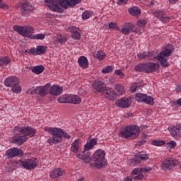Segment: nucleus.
Returning <instances> with one entry per match:
<instances>
[{
	"instance_id": "nucleus-1",
	"label": "nucleus",
	"mask_w": 181,
	"mask_h": 181,
	"mask_svg": "<svg viewBox=\"0 0 181 181\" xmlns=\"http://www.w3.org/2000/svg\"><path fill=\"white\" fill-rule=\"evenodd\" d=\"M13 130L16 134L10 139V142L11 144H17L18 145H22L23 142H26L29 138H32L36 134V129L29 126L25 127L16 126Z\"/></svg>"
},
{
	"instance_id": "nucleus-2",
	"label": "nucleus",
	"mask_w": 181,
	"mask_h": 181,
	"mask_svg": "<svg viewBox=\"0 0 181 181\" xmlns=\"http://www.w3.org/2000/svg\"><path fill=\"white\" fill-rule=\"evenodd\" d=\"M139 132L141 129L136 124H130L125 127L122 131H120V135L124 139H135L139 136Z\"/></svg>"
},
{
	"instance_id": "nucleus-3",
	"label": "nucleus",
	"mask_w": 181,
	"mask_h": 181,
	"mask_svg": "<svg viewBox=\"0 0 181 181\" xmlns=\"http://www.w3.org/2000/svg\"><path fill=\"white\" fill-rule=\"evenodd\" d=\"M93 163L90 164V168H96V169H102L103 166H105V151L99 149L97 150L92 157Z\"/></svg>"
},
{
	"instance_id": "nucleus-4",
	"label": "nucleus",
	"mask_w": 181,
	"mask_h": 181,
	"mask_svg": "<svg viewBox=\"0 0 181 181\" xmlns=\"http://www.w3.org/2000/svg\"><path fill=\"white\" fill-rule=\"evenodd\" d=\"M172 50H173V47L170 44H168L163 51L155 56L154 59L160 63L162 67H168L169 62H168V57L172 54Z\"/></svg>"
},
{
	"instance_id": "nucleus-5",
	"label": "nucleus",
	"mask_w": 181,
	"mask_h": 181,
	"mask_svg": "<svg viewBox=\"0 0 181 181\" xmlns=\"http://www.w3.org/2000/svg\"><path fill=\"white\" fill-rule=\"evenodd\" d=\"M160 65L155 62H146L138 64L134 66L135 71H139L140 73H153L158 70Z\"/></svg>"
},
{
	"instance_id": "nucleus-6",
	"label": "nucleus",
	"mask_w": 181,
	"mask_h": 181,
	"mask_svg": "<svg viewBox=\"0 0 181 181\" xmlns=\"http://www.w3.org/2000/svg\"><path fill=\"white\" fill-rule=\"evenodd\" d=\"M44 130L52 135L53 144H60L63 140V129L57 127H45Z\"/></svg>"
},
{
	"instance_id": "nucleus-7",
	"label": "nucleus",
	"mask_w": 181,
	"mask_h": 181,
	"mask_svg": "<svg viewBox=\"0 0 181 181\" xmlns=\"http://www.w3.org/2000/svg\"><path fill=\"white\" fill-rule=\"evenodd\" d=\"M13 30L16 32H18L19 35L23 36L24 37H32V35L35 33V28L32 26L26 25V26H19L14 25Z\"/></svg>"
},
{
	"instance_id": "nucleus-8",
	"label": "nucleus",
	"mask_w": 181,
	"mask_h": 181,
	"mask_svg": "<svg viewBox=\"0 0 181 181\" xmlns=\"http://www.w3.org/2000/svg\"><path fill=\"white\" fill-rule=\"evenodd\" d=\"M50 86L52 84L47 83L44 86H37L36 88H32L28 90V93L29 94H39L41 97H45L47 95L49 90H50Z\"/></svg>"
},
{
	"instance_id": "nucleus-9",
	"label": "nucleus",
	"mask_w": 181,
	"mask_h": 181,
	"mask_svg": "<svg viewBox=\"0 0 181 181\" xmlns=\"http://www.w3.org/2000/svg\"><path fill=\"white\" fill-rule=\"evenodd\" d=\"M18 163L28 170L35 169L37 166V160L36 158H21Z\"/></svg>"
},
{
	"instance_id": "nucleus-10",
	"label": "nucleus",
	"mask_w": 181,
	"mask_h": 181,
	"mask_svg": "<svg viewBox=\"0 0 181 181\" xmlns=\"http://www.w3.org/2000/svg\"><path fill=\"white\" fill-rule=\"evenodd\" d=\"M68 8V0H56V1L54 3V6L52 7V11H53V12H58L59 13H62L64 11V9H67Z\"/></svg>"
},
{
	"instance_id": "nucleus-11",
	"label": "nucleus",
	"mask_w": 181,
	"mask_h": 181,
	"mask_svg": "<svg viewBox=\"0 0 181 181\" xmlns=\"http://www.w3.org/2000/svg\"><path fill=\"white\" fill-rule=\"evenodd\" d=\"M177 163V160H174L172 158H168L162 162L160 167L163 170H172V169L176 167Z\"/></svg>"
},
{
	"instance_id": "nucleus-12",
	"label": "nucleus",
	"mask_w": 181,
	"mask_h": 181,
	"mask_svg": "<svg viewBox=\"0 0 181 181\" xmlns=\"http://www.w3.org/2000/svg\"><path fill=\"white\" fill-rule=\"evenodd\" d=\"M22 155H23L22 150L16 147L8 149L6 151V156H7L8 159H13L16 156H22Z\"/></svg>"
},
{
	"instance_id": "nucleus-13",
	"label": "nucleus",
	"mask_w": 181,
	"mask_h": 181,
	"mask_svg": "<svg viewBox=\"0 0 181 181\" xmlns=\"http://www.w3.org/2000/svg\"><path fill=\"white\" fill-rule=\"evenodd\" d=\"M153 14L156 18L159 19V21L163 23H167L170 21V17L166 16V13L163 11L156 10L153 12Z\"/></svg>"
},
{
	"instance_id": "nucleus-14",
	"label": "nucleus",
	"mask_w": 181,
	"mask_h": 181,
	"mask_svg": "<svg viewBox=\"0 0 181 181\" xmlns=\"http://www.w3.org/2000/svg\"><path fill=\"white\" fill-rule=\"evenodd\" d=\"M92 87L93 91H96L97 93H101V94H103L104 90L107 88V86H105V83L99 80L95 81L92 83Z\"/></svg>"
},
{
	"instance_id": "nucleus-15",
	"label": "nucleus",
	"mask_w": 181,
	"mask_h": 181,
	"mask_svg": "<svg viewBox=\"0 0 181 181\" xmlns=\"http://www.w3.org/2000/svg\"><path fill=\"white\" fill-rule=\"evenodd\" d=\"M32 11H33V7L30 4H29V3L23 2L22 4L21 8V15L28 18V16H30Z\"/></svg>"
},
{
	"instance_id": "nucleus-16",
	"label": "nucleus",
	"mask_w": 181,
	"mask_h": 181,
	"mask_svg": "<svg viewBox=\"0 0 181 181\" xmlns=\"http://www.w3.org/2000/svg\"><path fill=\"white\" fill-rule=\"evenodd\" d=\"M102 94L104 95L105 98L110 100L111 101H114L117 99V92L111 88L106 87Z\"/></svg>"
},
{
	"instance_id": "nucleus-17",
	"label": "nucleus",
	"mask_w": 181,
	"mask_h": 181,
	"mask_svg": "<svg viewBox=\"0 0 181 181\" xmlns=\"http://www.w3.org/2000/svg\"><path fill=\"white\" fill-rule=\"evenodd\" d=\"M170 134L173 138H180L181 136V124H177L175 126L168 128Z\"/></svg>"
},
{
	"instance_id": "nucleus-18",
	"label": "nucleus",
	"mask_w": 181,
	"mask_h": 181,
	"mask_svg": "<svg viewBox=\"0 0 181 181\" xmlns=\"http://www.w3.org/2000/svg\"><path fill=\"white\" fill-rule=\"evenodd\" d=\"M148 159H149L148 154L139 153L136 157L130 160V163L132 165H139L141 160H148Z\"/></svg>"
},
{
	"instance_id": "nucleus-19",
	"label": "nucleus",
	"mask_w": 181,
	"mask_h": 181,
	"mask_svg": "<svg viewBox=\"0 0 181 181\" xmlns=\"http://www.w3.org/2000/svg\"><path fill=\"white\" fill-rule=\"evenodd\" d=\"M19 79L16 76H10L5 79L4 85L6 87H13V86H16V84H19Z\"/></svg>"
},
{
	"instance_id": "nucleus-20",
	"label": "nucleus",
	"mask_w": 181,
	"mask_h": 181,
	"mask_svg": "<svg viewBox=\"0 0 181 181\" xmlns=\"http://www.w3.org/2000/svg\"><path fill=\"white\" fill-rule=\"evenodd\" d=\"M69 32H71V37L74 40H80L81 37V33H80V28L76 27H70L68 29Z\"/></svg>"
},
{
	"instance_id": "nucleus-21",
	"label": "nucleus",
	"mask_w": 181,
	"mask_h": 181,
	"mask_svg": "<svg viewBox=\"0 0 181 181\" xmlns=\"http://www.w3.org/2000/svg\"><path fill=\"white\" fill-rule=\"evenodd\" d=\"M135 25L131 23H126L122 25V30H120L123 35H129V32H134Z\"/></svg>"
},
{
	"instance_id": "nucleus-22",
	"label": "nucleus",
	"mask_w": 181,
	"mask_h": 181,
	"mask_svg": "<svg viewBox=\"0 0 181 181\" xmlns=\"http://www.w3.org/2000/svg\"><path fill=\"white\" fill-rule=\"evenodd\" d=\"M90 155L91 153L90 151H84L78 155V158L79 159H82L84 163H90V162L91 161V158H90Z\"/></svg>"
},
{
	"instance_id": "nucleus-23",
	"label": "nucleus",
	"mask_w": 181,
	"mask_h": 181,
	"mask_svg": "<svg viewBox=\"0 0 181 181\" xmlns=\"http://www.w3.org/2000/svg\"><path fill=\"white\" fill-rule=\"evenodd\" d=\"M116 105L119 108H128L131 105V102L127 98H121L116 101Z\"/></svg>"
},
{
	"instance_id": "nucleus-24",
	"label": "nucleus",
	"mask_w": 181,
	"mask_h": 181,
	"mask_svg": "<svg viewBox=\"0 0 181 181\" xmlns=\"http://www.w3.org/2000/svg\"><path fill=\"white\" fill-rule=\"evenodd\" d=\"M63 93V87L59 85H53L50 87L49 94L52 95H60Z\"/></svg>"
},
{
	"instance_id": "nucleus-25",
	"label": "nucleus",
	"mask_w": 181,
	"mask_h": 181,
	"mask_svg": "<svg viewBox=\"0 0 181 181\" xmlns=\"http://www.w3.org/2000/svg\"><path fill=\"white\" fill-rule=\"evenodd\" d=\"M64 175V170L62 168H55L50 174L51 179H56L57 177H60V176H63Z\"/></svg>"
},
{
	"instance_id": "nucleus-26",
	"label": "nucleus",
	"mask_w": 181,
	"mask_h": 181,
	"mask_svg": "<svg viewBox=\"0 0 181 181\" xmlns=\"http://www.w3.org/2000/svg\"><path fill=\"white\" fill-rule=\"evenodd\" d=\"M97 139H91L89 141H88L84 146L83 151H90L93 149L97 145Z\"/></svg>"
},
{
	"instance_id": "nucleus-27",
	"label": "nucleus",
	"mask_w": 181,
	"mask_h": 181,
	"mask_svg": "<svg viewBox=\"0 0 181 181\" xmlns=\"http://www.w3.org/2000/svg\"><path fill=\"white\" fill-rule=\"evenodd\" d=\"M78 63L81 69H88V59L84 56H81L78 59Z\"/></svg>"
},
{
	"instance_id": "nucleus-28",
	"label": "nucleus",
	"mask_w": 181,
	"mask_h": 181,
	"mask_svg": "<svg viewBox=\"0 0 181 181\" xmlns=\"http://www.w3.org/2000/svg\"><path fill=\"white\" fill-rule=\"evenodd\" d=\"M11 62H12V59L9 57H3L0 58V67H2V69H6Z\"/></svg>"
},
{
	"instance_id": "nucleus-29",
	"label": "nucleus",
	"mask_w": 181,
	"mask_h": 181,
	"mask_svg": "<svg viewBox=\"0 0 181 181\" xmlns=\"http://www.w3.org/2000/svg\"><path fill=\"white\" fill-rule=\"evenodd\" d=\"M69 100L70 104H80L81 103V98L77 95H69Z\"/></svg>"
},
{
	"instance_id": "nucleus-30",
	"label": "nucleus",
	"mask_w": 181,
	"mask_h": 181,
	"mask_svg": "<svg viewBox=\"0 0 181 181\" xmlns=\"http://www.w3.org/2000/svg\"><path fill=\"white\" fill-rule=\"evenodd\" d=\"M81 144V141L78 139L75 140L72 144L71 146V152H74V153H77L80 149V145Z\"/></svg>"
},
{
	"instance_id": "nucleus-31",
	"label": "nucleus",
	"mask_w": 181,
	"mask_h": 181,
	"mask_svg": "<svg viewBox=\"0 0 181 181\" xmlns=\"http://www.w3.org/2000/svg\"><path fill=\"white\" fill-rule=\"evenodd\" d=\"M129 13L132 16H140L141 8L138 6H133L131 8H129Z\"/></svg>"
},
{
	"instance_id": "nucleus-32",
	"label": "nucleus",
	"mask_w": 181,
	"mask_h": 181,
	"mask_svg": "<svg viewBox=\"0 0 181 181\" xmlns=\"http://www.w3.org/2000/svg\"><path fill=\"white\" fill-rule=\"evenodd\" d=\"M152 56H153V52H140L137 54V57L138 59H139L140 60H143V59H149L151 57H152Z\"/></svg>"
},
{
	"instance_id": "nucleus-33",
	"label": "nucleus",
	"mask_w": 181,
	"mask_h": 181,
	"mask_svg": "<svg viewBox=\"0 0 181 181\" xmlns=\"http://www.w3.org/2000/svg\"><path fill=\"white\" fill-rule=\"evenodd\" d=\"M107 54H105V52H104V51H101L99 50L96 52V54H93V57H95V59H98V60H99L100 62L104 60V59H105Z\"/></svg>"
},
{
	"instance_id": "nucleus-34",
	"label": "nucleus",
	"mask_w": 181,
	"mask_h": 181,
	"mask_svg": "<svg viewBox=\"0 0 181 181\" xmlns=\"http://www.w3.org/2000/svg\"><path fill=\"white\" fill-rule=\"evenodd\" d=\"M32 71L35 74H40L43 73V71H45V66H43L42 65L35 66L33 67Z\"/></svg>"
},
{
	"instance_id": "nucleus-35",
	"label": "nucleus",
	"mask_w": 181,
	"mask_h": 181,
	"mask_svg": "<svg viewBox=\"0 0 181 181\" xmlns=\"http://www.w3.org/2000/svg\"><path fill=\"white\" fill-rule=\"evenodd\" d=\"M47 50V46L38 45L36 47V52L37 54H45Z\"/></svg>"
},
{
	"instance_id": "nucleus-36",
	"label": "nucleus",
	"mask_w": 181,
	"mask_h": 181,
	"mask_svg": "<svg viewBox=\"0 0 181 181\" xmlns=\"http://www.w3.org/2000/svg\"><path fill=\"white\" fill-rule=\"evenodd\" d=\"M115 90L117 91L118 95H122V94L125 93V88L121 84H117L115 86Z\"/></svg>"
},
{
	"instance_id": "nucleus-37",
	"label": "nucleus",
	"mask_w": 181,
	"mask_h": 181,
	"mask_svg": "<svg viewBox=\"0 0 181 181\" xmlns=\"http://www.w3.org/2000/svg\"><path fill=\"white\" fill-rule=\"evenodd\" d=\"M143 103L148 105H153V104H155V103L153 102V98L148 95H146V96L144 97V100Z\"/></svg>"
},
{
	"instance_id": "nucleus-38",
	"label": "nucleus",
	"mask_w": 181,
	"mask_h": 181,
	"mask_svg": "<svg viewBox=\"0 0 181 181\" xmlns=\"http://www.w3.org/2000/svg\"><path fill=\"white\" fill-rule=\"evenodd\" d=\"M69 95H63L58 98V103H60L61 104L67 103H69Z\"/></svg>"
},
{
	"instance_id": "nucleus-39",
	"label": "nucleus",
	"mask_w": 181,
	"mask_h": 181,
	"mask_svg": "<svg viewBox=\"0 0 181 181\" xmlns=\"http://www.w3.org/2000/svg\"><path fill=\"white\" fill-rule=\"evenodd\" d=\"M146 95V94L144 93H136V100L138 101V103H144Z\"/></svg>"
},
{
	"instance_id": "nucleus-40",
	"label": "nucleus",
	"mask_w": 181,
	"mask_h": 181,
	"mask_svg": "<svg viewBox=\"0 0 181 181\" xmlns=\"http://www.w3.org/2000/svg\"><path fill=\"white\" fill-rule=\"evenodd\" d=\"M45 37H46V35L42 33L31 35V39H35L36 40H43Z\"/></svg>"
},
{
	"instance_id": "nucleus-41",
	"label": "nucleus",
	"mask_w": 181,
	"mask_h": 181,
	"mask_svg": "<svg viewBox=\"0 0 181 181\" xmlns=\"http://www.w3.org/2000/svg\"><path fill=\"white\" fill-rule=\"evenodd\" d=\"M11 90L13 93H18L22 91V87H21V85L19 83H17L14 85L13 86H11Z\"/></svg>"
},
{
	"instance_id": "nucleus-42",
	"label": "nucleus",
	"mask_w": 181,
	"mask_h": 181,
	"mask_svg": "<svg viewBox=\"0 0 181 181\" xmlns=\"http://www.w3.org/2000/svg\"><path fill=\"white\" fill-rule=\"evenodd\" d=\"M93 15V13H91V11H85L83 13H82V19L83 21H86L87 19H89V18H91Z\"/></svg>"
},
{
	"instance_id": "nucleus-43",
	"label": "nucleus",
	"mask_w": 181,
	"mask_h": 181,
	"mask_svg": "<svg viewBox=\"0 0 181 181\" xmlns=\"http://www.w3.org/2000/svg\"><path fill=\"white\" fill-rule=\"evenodd\" d=\"M81 1V0H68V5L70 8H74V6H76V5H78Z\"/></svg>"
},
{
	"instance_id": "nucleus-44",
	"label": "nucleus",
	"mask_w": 181,
	"mask_h": 181,
	"mask_svg": "<svg viewBox=\"0 0 181 181\" xmlns=\"http://www.w3.org/2000/svg\"><path fill=\"white\" fill-rule=\"evenodd\" d=\"M112 70H114V69L112 66H107L103 69L102 73H104V74H108V73H111Z\"/></svg>"
},
{
	"instance_id": "nucleus-45",
	"label": "nucleus",
	"mask_w": 181,
	"mask_h": 181,
	"mask_svg": "<svg viewBox=\"0 0 181 181\" xmlns=\"http://www.w3.org/2000/svg\"><path fill=\"white\" fill-rule=\"evenodd\" d=\"M57 0H45L46 6H49V9L52 11V8L54 6V3Z\"/></svg>"
},
{
	"instance_id": "nucleus-46",
	"label": "nucleus",
	"mask_w": 181,
	"mask_h": 181,
	"mask_svg": "<svg viewBox=\"0 0 181 181\" xmlns=\"http://www.w3.org/2000/svg\"><path fill=\"white\" fill-rule=\"evenodd\" d=\"M165 144V141H158V140H153L152 141V145H154L155 146H163V145Z\"/></svg>"
},
{
	"instance_id": "nucleus-47",
	"label": "nucleus",
	"mask_w": 181,
	"mask_h": 181,
	"mask_svg": "<svg viewBox=\"0 0 181 181\" xmlns=\"http://www.w3.org/2000/svg\"><path fill=\"white\" fill-rule=\"evenodd\" d=\"M109 28L112 29L113 30H119V28L117 25V23H110Z\"/></svg>"
},
{
	"instance_id": "nucleus-48",
	"label": "nucleus",
	"mask_w": 181,
	"mask_h": 181,
	"mask_svg": "<svg viewBox=\"0 0 181 181\" xmlns=\"http://www.w3.org/2000/svg\"><path fill=\"white\" fill-rule=\"evenodd\" d=\"M151 170H152V168L149 166H146L140 168V171L141 173H148V172H151Z\"/></svg>"
},
{
	"instance_id": "nucleus-49",
	"label": "nucleus",
	"mask_w": 181,
	"mask_h": 181,
	"mask_svg": "<svg viewBox=\"0 0 181 181\" xmlns=\"http://www.w3.org/2000/svg\"><path fill=\"white\" fill-rule=\"evenodd\" d=\"M57 40L59 43H61V44L66 43V42H67V38L62 35H58Z\"/></svg>"
},
{
	"instance_id": "nucleus-50",
	"label": "nucleus",
	"mask_w": 181,
	"mask_h": 181,
	"mask_svg": "<svg viewBox=\"0 0 181 181\" xmlns=\"http://www.w3.org/2000/svg\"><path fill=\"white\" fill-rule=\"evenodd\" d=\"M139 86H138L137 83H134L131 87H130V90L132 93H135L137 90H139Z\"/></svg>"
},
{
	"instance_id": "nucleus-51",
	"label": "nucleus",
	"mask_w": 181,
	"mask_h": 181,
	"mask_svg": "<svg viewBox=\"0 0 181 181\" xmlns=\"http://www.w3.org/2000/svg\"><path fill=\"white\" fill-rule=\"evenodd\" d=\"M146 20L143 19V20H139L137 22V26H139V28H142L144 26H145V24L146 23Z\"/></svg>"
},
{
	"instance_id": "nucleus-52",
	"label": "nucleus",
	"mask_w": 181,
	"mask_h": 181,
	"mask_svg": "<svg viewBox=\"0 0 181 181\" xmlns=\"http://www.w3.org/2000/svg\"><path fill=\"white\" fill-rule=\"evenodd\" d=\"M168 148H170V149H175V148H176L177 144H176V141H171L168 144Z\"/></svg>"
},
{
	"instance_id": "nucleus-53",
	"label": "nucleus",
	"mask_w": 181,
	"mask_h": 181,
	"mask_svg": "<svg viewBox=\"0 0 181 181\" xmlns=\"http://www.w3.org/2000/svg\"><path fill=\"white\" fill-rule=\"evenodd\" d=\"M115 74H116V76H119V77H120V78H124V74L122 73V71H121V70L117 69L115 71Z\"/></svg>"
},
{
	"instance_id": "nucleus-54",
	"label": "nucleus",
	"mask_w": 181,
	"mask_h": 181,
	"mask_svg": "<svg viewBox=\"0 0 181 181\" xmlns=\"http://www.w3.org/2000/svg\"><path fill=\"white\" fill-rule=\"evenodd\" d=\"M141 138H143V140L141 141H140V143L139 144V146H141V145H144V144L146 143V134H143L141 135Z\"/></svg>"
},
{
	"instance_id": "nucleus-55",
	"label": "nucleus",
	"mask_w": 181,
	"mask_h": 181,
	"mask_svg": "<svg viewBox=\"0 0 181 181\" xmlns=\"http://www.w3.org/2000/svg\"><path fill=\"white\" fill-rule=\"evenodd\" d=\"M62 138H65V139H70L71 136L67 132H64V130H62Z\"/></svg>"
},
{
	"instance_id": "nucleus-56",
	"label": "nucleus",
	"mask_w": 181,
	"mask_h": 181,
	"mask_svg": "<svg viewBox=\"0 0 181 181\" xmlns=\"http://www.w3.org/2000/svg\"><path fill=\"white\" fill-rule=\"evenodd\" d=\"M28 54H33V56H36L37 54V51L35 48H31L28 52Z\"/></svg>"
},
{
	"instance_id": "nucleus-57",
	"label": "nucleus",
	"mask_w": 181,
	"mask_h": 181,
	"mask_svg": "<svg viewBox=\"0 0 181 181\" xmlns=\"http://www.w3.org/2000/svg\"><path fill=\"white\" fill-rule=\"evenodd\" d=\"M143 179H144V175L142 174H139V175L135 176L134 177V180L136 181L142 180Z\"/></svg>"
},
{
	"instance_id": "nucleus-58",
	"label": "nucleus",
	"mask_w": 181,
	"mask_h": 181,
	"mask_svg": "<svg viewBox=\"0 0 181 181\" xmlns=\"http://www.w3.org/2000/svg\"><path fill=\"white\" fill-rule=\"evenodd\" d=\"M141 173V169L139 168H134L133 170H132V174L133 175H138Z\"/></svg>"
},
{
	"instance_id": "nucleus-59",
	"label": "nucleus",
	"mask_w": 181,
	"mask_h": 181,
	"mask_svg": "<svg viewBox=\"0 0 181 181\" xmlns=\"http://www.w3.org/2000/svg\"><path fill=\"white\" fill-rule=\"evenodd\" d=\"M0 8H2L3 9H6L8 8V6L2 3V0H0Z\"/></svg>"
},
{
	"instance_id": "nucleus-60",
	"label": "nucleus",
	"mask_w": 181,
	"mask_h": 181,
	"mask_svg": "<svg viewBox=\"0 0 181 181\" xmlns=\"http://www.w3.org/2000/svg\"><path fill=\"white\" fill-rule=\"evenodd\" d=\"M175 91H177V93H181V86L180 85H178L176 86Z\"/></svg>"
},
{
	"instance_id": "nucleus-61",
	"label": "nucleus",
	"mask_w": 181,
	"mask_h": 181,
	"mask_svg": "<svg viewBox=\"0 0 181 181\" xmlns=\"http://www.w3.org/2000/svg\"><path fill=\"white\" fill-rule=\"evenodd\" d=\"M128 2V0H119V4L120 5H123V4H125Z\"/></svg>"
},
{
	"instance_id": "nucleus-62",
	"label": "nucleus",
	"mask_w": 181,
	"mask_h": 181,
	"mask_svg": "<svg viewBox=\"0 0 181 181\" xmlns=\"http://www.w3.org/2000/svg\"><path fill=\"white\" fill-rule=\"evenodd\" d=\"M176 104H178V105H181V98L174 103V105H176Z\"/></svg>"
},
{
	"instance_id": "nucleus-63",
	"label": "nucleus",
	"mask_w": 181,
	"mask_h": 181,
	"mask_svg": "<svg viewBox=\"0 0 181 181\" xmlns=\"http://www.w3.org/2000/svg\"><path fill=\"white\" fill-rule=\"evenodd\" d=\"M170 4H171L172 5H175V4H176V2H177V0H168Z\"/></svg>"
},
{
	"instance_id": "nucleus-64",
	"label": "nucleus",
	"mask_w": 181,
	"mask_h": 181,
	"mask_svg": "<svg viewBox=\"0 0 181 181\" xmlns=\"http://www.w3.org/2000/svg\"><path fill=\"white\" fill-rule=\"evenodd\" d=\"M124 181H132V178L131 177H127L124 178Z\"/></svg>"
}]
</instances>
